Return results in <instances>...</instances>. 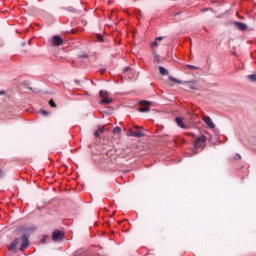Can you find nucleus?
Listing matches in <instances>:
<instances>
[{
	"mask_svg": "<svg viewBox=\"0 0 256 256\" xmlns=\"http://www.w3.org/2000/svg\"><path fill=\"white\" fill-rule=\"evenodd\" d=\"M99 95L101 97L100 105H111V103H113V99L109 98V93L107 91L101 90Z\"/></svg>",
	"mask_w": 256,
	"mask_h": 256,
	"instance_id": "1",
	"label": "nucleus"
},
{
	"mask_svg": "<svg viewBox=\"0 0 256 256\" xmlns=\"http://www.w3.org/2000/svg\"><path fill=\"white\" fill-rule=\"evenodd\" d=\"M207 142V136L201 135L200 137H197L194 142V148L195 149H204L205 143Z\"/></svg>",
	"mask_w": 256,
	"mask_h": 256,
	"instance_id": "2",
	"label": "nucleus"
},
{
	"mask_svg": "<svg viewBox=\"0 0 256 256\" xmlns=\"http://www.w3.org/2000/svg\"><path fill=\"white\" fill-rule=\"evenodd\" d=\"M19 241H21V246H20V251H25L27 247H29V236L27 235H22L20 238H18Z\"/></svg>",
	"mask_w": 256,
	"mask_h": 256,
	"instance_id": "3",
	"label": "nucleus"
},
{
	"mask_svg": "<svg viewBox=\"0 0 256 256\" xmlns=\"http://www.w3.org/2000/svg\"><path fill=\"white\" fill-rule=\"evenodd\" d=\"M64 237L63 232L59 231V230H55L52 233V241H61Z\"/></svg>",
	"mask_w": 256,
	"mask_h": 256,
	"instance_id": "4",
	"label": "nucleus"
},
{
	"mask_svg": "<svg viewBox=\"0 0 256 256\" xmlns=\"http://www.w3.org/2000/svg\"><path fill=\"white\" fill-rule=\"evenodd\" d=\"M17 245H19V238H16L8 247L9 251H13V253H17Z\"/></svg>",
	"mask_w": 256,
	"mask_h": 256,
	"instance_id": "5",
	"label": "nucleus"
},
{
	"mask_svg": "<svg viewBox=\"0 0 256 256\" xmlns=\"http://www.w3.org/2000/svg\"><path fill=\"white\" fill-rule=\"evenodd\" d=\"M203 121L210 129H215V123L209 116H203Z\"/></svg>",
	"mask_w": 256,
	"mask_h": 256,
	"instance_id": "6",
	"label": "nucleus"
},
{
	"mask_svg": "<svg viewBox=\"0 0 256 256\" xmlns=\"http://www.w3.org/2000/svg\"><path fill=\"white\" fill-rule=\"evenodd\" d=\"M52 43L56 47H59V45H63V39L61 37H59V36H53Z\"/></svg>",
	"mask_w": 256,
	"mask_h": 256,
	"instance_id": "7",
	"label": "nucleus"
},
{
	"mask_svg": "<svg viewBox=\"0 0 256 256\" xmlns=\"http://www.w3.org/2000/svg\"><path fill=\"white\" fill-rule=\"evenodd\" d=\"M234 25L239 29V31H247V24L243 22H235Z\"/></svg>",
	"mask_w": 256,
	"mask_h": 256,
	"instance_id": "8",
	"label": "nucleus"
},
{
	"mask_svg": "<svg viewBox=\"0 0 256 256\" xmlns=\"http://www.w3.org/2000/svg\"><path fill=\"white\" fill-rule=\"evenodd\" d=\"M129 133H130L131 137H143L144 136V134L141 130L135 131L133 129H130Z\"/></svg>",
	"mask_w": 256,
	"mask_h": 256,
	"instance_id": "9",
	"label": "nucleus"
},
{
	"mask_svg": "<svg viewBox=\"0 0 256 256\" xmlns=\"http://www.w3.org/2000/svg\"><path fill=\"white\" fill-rule=\"evenodd\" d=\"M175 121H176V125H178V127H180L181 129H187V125H185L183 123V119L182 118L176 117Z\"/></svg>",
	"mask_w": 256,
	"mask_h": 256,
	"instance_id": "10",
	"label": "nucleus"
},
{
	"mask_svg": "<svg viewBox=\"0 0 256 256\" xmlns=\"http://www.w3.org/2000/svg\"><path fill=\"white\" fill-rule=\"evenodd\" d=\"M158 69H159L160 75H169V71H167V69H165V67L159 66Z\"/></svg>",
	"mask_w": 256,
	"mask_h": 256,
	"instance_id": "11",
	"label": "nucleus"
},
{
	"mask_svg": "<svg viewBox=\"0 0 256 256\" xmlns=\"http://www.w3.org/2000/svg\"><path fill=\"white\" fill-rule=\"evenodd\" d=\"M159 41H163V37H157L154 42H152L151 47H158L159 46Z\"/></svg>",
	"mask_w": 256,
	"mask_h": 256,
	"instance_id": "12",
	"label": "nucleus"
},
{
	"mask_svg": "<svg viewBox=\"0 0 256 256\" xmlns=\"http://www.w3.org/2000/svg\"><path fill=\"white\" fill-rule=\"evenodd\" d=\"M161 56L157 55V53H154V63H162Z\"/></svg>",
	"mask_w": 256,
	"mask_h": 256,
	"instance_id": "13",
	"label": "nucleus"
},
{
	"mask_svg": "<svg viewBox=\"0 0 256 256\" xmlns=\"http://www.w3.org/2000/svg\"><path fill=\"white\" fill-rule=\"evenodd\" d=\"M138 111H140V113H149L150 109L147 106H143V107H140Z\"/></svg>",
	"mask_w": 256,
	"mask_h": 256,
	"instance_id": "14",
	"label": "nucleus"
},
{
	"mask_svg": "<svg viewBox=\"0 0 256 256\" xmlns=\"http://www.w3.org/2000/svg\"><path fill=\"white\" fill-rule=\"evenodd\" d=\"M113 133H114V135H119V133H121V127L116 126V127L113 129Z\"/></svg>",
	"mask_w": 256,
	"mask_h": 256,
	"instance_id": "15",
	"label": "nucleus"
},
{
	"mask_svg": "<svg viewBox=\"0 0 256 256\" xmlns=\"http://www.w3.org/2000/svg\"><path fill=\"white\" fill-rule=\"evenodd\" d=\"M186 67H187V69H190V70H198L199 69V67H197V66H193V65H186Z\"/></svg>",
	"mask_w": 256,
	"mask_h": 256,
	"instance_id": "16",
	"label": "nucleus"
},
{
	"mask_svg": "<svg viewBox=\"0 0 256 256\" xmlns=\"http://www.w3.org/2000/svg\"><path fill=\"white\" fill-rule=\"evenodd\" d=\"M248 79H250V81H256V74L248 75Z\"/></svg>",
	"mask_w": 256,
	"mask_h": 256,
	"instance_id": "17",
	"label": "nucleus"
},
{
	"mask_svg": "<svg viewBox=\"0 0 256 256\" xmlns=\"http://www.w3.org/2000/svg\"><path fill=\"white\" fill-rule=\"evenodd\" d=\"M47 241V235H44L42 239L40 240V243L45 244Z\"/></svg>",
	"mask_w": 256,
	"mask_h": 256,
	"instance_id": "18",
	"label": "nucleus"
},
{
	"mask_svg": "<svg viewBox=\"0 0 256 256\" xmlns=\"http://www.w3.org/2000/svg\"><path fill=\"white\" fill-rule=\"evenodd\" d=\"M170 79L174 82V83H178L179 85H181V81L180 80H177V79H175V78H173V77H170Z\"/></svg>",
	"mask_w": 256,
	"mask_h": 256,
	"instance_id": "19",
	"label": "nucleus"
},
{
	"mask_svg": "<svg viewBox=\"0 0 256 256\" xmlns=\"http://www.w3.org/2000/svg\"><path fill=\"white\" fill-rule=\"evenodd\" d=\"M49 105H50V107H57V105L55 104V101H53V100L49 101Z\"/></svg>",
	"mask_w": 256,
	"mask_h": 256,
	"instance_id": "20",
	"label": "nucleus"
},
{
	"mask_svg": "<svg viewBox=\"0 0 256 256\" xmlns=\"http://www.w3.org/2000/svg\"><path fill=\"white\" fill-rule=\"evenodd\" d=\"M40 113H42L45 117L49 115V112H47L46 110H41Z\"/></svg>",
	"mask_w": 256,
	"mask_h": 256,
	"instance_id": "21",
	"label": "nucleus"
},
{
	"mask_svg": "<svg viewBox=\"0 0 256 256\" xmlns=\"http://www.w3.org/2000/svg\"><path fill=\"white\" fill-rule=\"evenodd\" d=\"M105 132V127H99L98 133H104Z\"/></svg>",
	"mask_w": 256,
	"mask_h": 256,
	"instance_id": "22",
	"label": "nucleus"
},
{
	"mask_svg": "<svg viewBox=\"0 0 256 256\" xmlns=\"http://www.w3.org/2000/svg\"><path fill=\"white\" fill-rule=\"evenodd\" d=\"M97 39H98V41H99L100 43H103V36L98 35V36H97Z\"/></svg>",
	"mask_w": 256,
	"mask_h": 256,
	"instance_id": "23",
	"label": "nucleus"
},
{
	"mask_svg": "<svg viewBox=\"0 0 256 256\" xmlns=\"http://www.w3.org/2000/svg\"><path fill=\"white\" fill-rule=\"evenodd\" d=\"M140 105H149V101H141Z\"/></svg>",
	"mask_w": 256,
	"mask_h": 256,
	"instance_id": "24",
	"label": "nucleus"
},
{
	"mask_svg": "<svg viewBox=\"0 0 256 256\" xmlns=\"http://www.w3.org/2000/svg\"><path fill=\"white\" fill-rule=\"evenodd\" d=\"M95 137H99V131L94 132Z\"/></svg>",
	"mask_w": 256,
	"mask_h": 256,
	"instance_id": "25",
	"label": "nucleus"
},
{
	"mask_svg": "<svg viewBox=\"0 0 256 256\" xmlns=\"http://www.w3.org/2000/svg\"><path fill=\"white\" fill-rule=\"evenodd\" d=\"M5 90L0 91V95H5Z\"/></svg>",
	"mask_w": 256,
	"mask_h": 256,
	"instance_id": "26",
	"label": "nucleus"
},
{
	"mask_svg": "<svg viewBox=\"0 0 256 256\" xmlns=\"http://www.w3.org/2000/svg\"><path fill=\"white\" fill-rule=\"evenodd\" d=\"M187 135H190L191 137L195 138V135L193 133H187Z\"/></svg>",
	"mask_w": 256,
	"mask_h": 256,
	"instance_id": "27",
	"label": "nucleus"
},
{
	"mask_svg": "<svg viewBox=\"0 0 256 256\" xmlns=\"http://www.w3.org/2000/svg\"><path fill=\"white\" fill-rule=\"evenodd\" d=\"M0 177H3V171L0 170Z\"/></svg>",
	"mask_w": 256,
	"mask_h": 256,
	"instance_id": "28",
	"label": "nucleus"
},
{
	"mask_svg": "<svg viewBox=\"0 0 256 256\" xmlns=\"http://www.w3.org/2000/svg\"><path fill=\"white\" fill-rule=\"evenodd\" d=\"M190 89H195V87H194V86H191Z\"/></svg>",
	"mask_w": 256,
	"mask_h": 256,
	"instance_id": "29",
	"label": "nucleus"
},
{
	"mask_svg": "<svg viewBox=\"0 0 256 256\" xmlns=\"http://www.w3.org/2000/svg\"><path fill=\"white\" fill-rule=\"evenodd\" d=\"M238 158L241 159V155H238Z\"/></svg>",
	"mask_w": 256,
	"mask_h": 256,
	"instance_id": "30",
	"label": "nucleus"
},
{
	"mask_svg": "<svg viewBox=\"0 0 256 256\" xmlns=\"http://www.w3.org/2000/svg\"><path fill=\"white\" fill-rule=\"evenodd\" d=\"M102 73H105V70H102Z\"/></svg>",
	"mask_w": 256,
	"mask_h": 256,
	"instance_id": "31",
	"label": "nucleus"
}]
</instances>
